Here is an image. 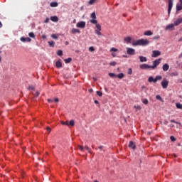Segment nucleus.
I'll list each match as a JSON object with an SVG mask.
<instances>
[{
    "label": "nucleus",
    "mask_w": 182,
    "mask_h": 182,
    "mask_svg": "<svg viewBox=\"0 0 182 182\" xmlns=\"http://www.w3.org/2000/svg\"><path fill=\"white\" fill-rule=\"evenodd\" d=\"M91 18L92 19L90 20V22L91 23H93L94 25H96V28H97V29L95 30L96 35H98V36H102V33L100 32V31H102V26L97 23V20H96V14L95 12L91 14Z\"/></svg>",
    "instance_id": "obj_1"
},
{
    "label": "nucleus",
    "mask_w": 182,
    "mask_h": 182,
    "mask_svg": "<svg viewBox=\"0 0 182 182\" xmlns=\"http://www.w3.org/2000/svg\"><path fill=\"white\" fill-rule=\"evenodd\" d=\"M150 41L147 39L141 38L139 40L132 42V46H147Z\"/></svg>",
    "instance_id": "obj_2"
},
{
    "label": "nucleus",
    "mask_w": 182,
    "mask_h": 182,
    "mask_svg": "<svg viewBox=\"0 0 182 182\" xmlns=\"http://www.w3.org/2000/svg\"><path fill=\"white\" fill-rule=\"evenodd\" d=\"M160 59L154 60L153 62V65H149L147 64H142L139 65L140 69L147 70V69H154L157 65H159Z\"/></svg>",
    "instance_id": "obj_3"
},
{
    "label": "nucleus",
    "mask_w": 182,
    "mask_h": 182,
    "mask_svg": "<svg viewBox=\"0 0 182 182\" xmlns=\"http://www.w3.org/2000/svg\"><path fill=\"white\" fill-rule=\"evenodd\" d=\"M157 80H160V75H157L155 78L150 76L148 79V82H149V83H151L152 82H153V83H156V82H157Z\"/></svg>",
    "instance_id": "obj_4"
},
{
    "label": "nucleus",
    "mask_w": 182,
    "mask_h": 182,
    "mask_svg": "<svg viewBox=\"0 0 182 182\" xmlns=\"http://www.w3.org/2000/svg\"><path fill=\"white\" fill-rule=\"evenodd\" d=\"M127 55H130L131 56H133V55H136V50L132 48H127Z\"/></svg>",
    "instance_id": "obj_5"
},
{
    "label": "nucleus",
    "mask_w": 182,
    "mask_h": 182,
    "mask_svg": "<svg viewBox=\"0 0 182 182\" xmlns=\"http://www.w3.org/2000/svg\"><path fill=\"white\" fill-rule=\"evenodd\" d=\"M174 0H168V14L170 15L171 9H173V2Z\"/></svg>",
    "instance_id": "obj_6"
},
{
    "label": "nucleus",
    "mask_w": 182,
    "mask_h": 182,
    "mask_svg": "<svg viewBox=\"0 0 182 182\" xmlns=\"http://www.w3.org/2000/svg\"><path fill=\"white\" fill-rule=\"evenodd\" d=\"M161 85L164 89H167V87H168V80L164 79L161 81Z\"/></svg>",
    "instance_id": "obj_7"
},
{
    "label": "nucleus",
    "mask_w": 182,
    "mask_h": 182,
    "mask_svg": "<svg viewBox=\"0 0 182 182\" xmlns=\"http://www.w3.org/2000/svg\"><path fill=\"white\" fill-rule=\"evenodd\" d=\"M181 23H182V17H178L173 22V24H174L175 26H178Z\"/></svg>",
    "instance_id": "obj_8"
},
{
    "label": "nucleus",
    "mask_w": 182,
    "mask_h": 182,
    "mask_svg": "<svg viewBox=\"0 0 182 182\" xmlns=\"http://www.w3.org/2000/svg\"><path fill=\"white\" fill-rule=\"evenodd\" d=\"M76 26L77 28H85V26H86V22L85 21H80V22H78L77 24H76Z\"/></svg>",
    "instance_id": "obj_9"
},
{
    "label": "nucleus",
    "mask_w": 182,
    "mask_h": 182,
    "mask_svg": "<svg viewBox=\"0 0 182 182\" xmlns=\"http://www.w3.org/2000/svg\"><path fill=\"white\" fill-rule=\"evenodd\" d=\"M128 147H129V149H132V150H136V144L132 141H130Z\"/></svg>",
    "instance_id": "obj_10"
},
{
    "label": "nucleus",
    "mask_w": 182,
    "mask_h": 182,
    "mask_svg": "<svg viewBox=\"0 0 182 182\" xmlns=\"http://www.w3.org/2000/svg\"><path fill=\"white\" fill-rule=\"evenodd\" d=\"M176 26V25L171 23L169 25H168L166 28V29L167 31H173V29H174V27Z\"/></svg>",
    "instance_id": "obj_11"
},
{
    "label": "nucleus",
    "mask_w": 182,
    "mask_h": 182,
    "mask_svg": "<svg viewBox=\"0 0 182 182\" xmlns=\"http://www.w3.org/2000/svg\"><path fill=\"white\" fill-rule=\"evenodd\" d=\"M55 66L58 68H62V60H58V61H56Z\"/></svg>",
    "instance_id": "obj_12"
},
{
    "label": "nucleus",
    "mask_w": 182,
    "mask_h": 182,
    "mask_svg": "<svg viewBox=\"0 0 182 182\" xmlns=\"http://www.w3.org/2000/svg\"><path fill=\"white\" fill-rule=\"evenodd\" d=\"M160 51L154 50L152 53V58H157V56H159Z\"/></svg>",
    "instance_id": "obj_13"
},
{
    "label": "nucleus",
    "mask_w": 182,
    "mask_h": 182,
    "mask_svg": "<svg viewBox=\"0 0 182 182\" xmlns=\"http://www.w3.org/2000/svg\"><path fill=\"white\" fill-rule=\"evenodd\" d=\"M170 68V66L168 65V64H164L162 67V69L164 72H167L168 71V69Z\"/></svg>",
    "instance_id": "obj_14"
},
{
    "label": "nucleus",
    "mask_w": 182,
    "mask_h": 182,
    "mask_svg": "<svg viewBox=\"0 0 182 182\" xmlns=\"http://www.w3.org/2000/svg\"><path fill=\"white\" fill-rule=\"evenodd\" d=\"M144 35L145 36H151V35H153V32H151V31H146L144 33Z\"/></svg>",
    "instance_id": "obj_15"
},
{
    "label": "nucleus",
    "mask_w": 182,
    "mask_h": 182,
    "mask_svg": "<svg viewBox=\"0 0 182 182\" xmlns=\"http://www.w3.org/2000/svg\"><path fill=\"white\" fill-rule=\"evenodd\" d=\"M50 21L53 22H58L59 21V18H58V16H53L50 17Z\"/></svg>",
    "instance_id": "obj_16"
},
{
    "label": "nucleus",
    "mask_w": 182,
    "mask_h": 182,
    "mask_svg": "<svg viewBox=\"0 0 182 182\" xmlns=\"http://www.w3.org/2000/svg\"><path fill=\"white\" fill-rule=\"evenodd\" d=\"M176 11L177 12H178V11H182V3L176 4Z\"/></svg>",
    "instance_id": "obj_17"
},
{
    "label": "nucleus",
    "mask_w": 182,
    "mask_h": 182,
    "mask_svg": "<svg viewBox=\"0 0 182 182\" xmlns=\"http://www.w3.org/2000/svg\"><path fill=\"white\" fill-rule=\"evenodd\" d=\"M71 33L75 34V33H80V31L77 28H73L71 31Z\"/></svg>",
    "instance_id": "obj_18"
},
{
    "label": "nucleus",
    "mask_w": 182,
    "mask_h": 182,
    "mask_svg": "<svg viewBox=\"0 0 182 182\" xmlns=\"http://www.w3.org/2000/svg\"><path fill=\"white\" fill-rule=\"evenodd\" d=\"M140 62H147V58L146 57L139 56Z\"/></svg>",
    "instance_id": "obj_19"
},
{
    "label": "nucleus",
    "mask_w": 182,
    "mask_h": 182,
    "mask_svg": "<svg viewBox=\"0 0 182 182\" xmlns=\"http://www.w3.org/2000/svg\"><path fill=\"white\" fill-rule=\"evenodd\" d=\"M117 77H118V79H123V77H124V74L123 73H121L117 75Z\"/></svg>",
    "instance_id": "obj_20"
},
{
    "label": "nucleus",
    "mask_w": 182,
    "mask_h": 182,
    "mask_svg": "<svg viewBox=\"0 0 182 182\" xmlns=\"http://www.w3.org/2000/svg\"><path fill=\"white\" fill-rule=\"evenodd\" d=\"M124 41H125V42H127V43H130L132 42V38L128 36L124 38Z\"/></svg>",
    "instance_id": "obj_21"
},
{
    "label": "nucleus",
    "mask_w": 182,
    "mask_h": 182,
    "mask_svg": "<svg viewBox=\"0 0 182 182\" xmlns=\"http://www.w3.org/2000/svg\"><path fill=\"white\" fill-rule=\"evenodd\" d=\"M50 6L52 7V8H56V6H58V3L57 2H51Z\"/></svg>",
    "instance_id": "obj_22"
},
{
    "label": "nucleus",
    "mask_w": 182,
    "mask_h": 182,
    "mask_svg": "<svg viewBox=\"0 0 182 182\" xmlns=\"http://www.w3.org/2000/svg\"><path fill=\"white\" fill-rule=\"evenodd\" d=\"M48 43L49 44L50 48H55V43H54V41H48Z\"/></svg>",
    "instance_id": "obj_23"
},
{
    "label": "nucleus",
    "mask_w": 182,
    "mask_h": 182,
    "mask_svg": "<svg viewBox=\"0 0 182 182\" xmlns=\"http://www.w3.org/2000/svg\"><path fill=\"white\" fill-rule=\"evenodd\" d=\"M108 75L109 76V77H117V75L113 73H109L108 74Z\"/></svg>",
    "instance_id": "obj_24"
},
{
    "label": "nucleus",
    "mask_w": 182,
    "mask_h": 182,
    "mask_svg": "<svg viewBox=\"0 0 182 182\" xmlns=\"http://www.w3.org/2000/svg\"><path fill=\"white\" fill-rule=\"evenodd\" d=\"M71 60H72V58H68L67 59H65L64 62H65V63H70Z\"/></svg>",
    "instance_id": "obj_25"
},
{
    "label": "nucleus",
    "mask_w": 182,
    "mask_h": 182,
    "mask_svg": "<svg viewBox=\"0 0 182 182\" xmlns=\"http://www.w3.org/2000/svg\"><path fill=\"white\" fill-rule=\"evenodd\" d=\"M141 102L144 105H149V100L147 99H142Z\"/></svg>",
    "instance_id": "obj_26"
},
{
    "label": "nucleus",
    "mask_w": 182,
    "mask_h": 182,
    "mask_svg": "<svg viewBox=\"0 0 182 182\" xmlns=\"http://www.w3.org/2000/svg\"><path fill=\"white\" fill-rule=\"evenodd\" d=\"M57 55L58 56H62V55H63V51H62L61 50H58L57 51Z\"/></svg>",
    "instance_id": "obj_27"
},
{
    "label": "nucleus",
    "mask_w": 182,
    "mask_h": 182,
    "mask_svg": "<svg viewBox=\"0 0 182 182\" xmlns=\"http://www.w3.org/2000/svg\"><path fill=\"white\" fill-rule=\"evenodd\" d=\"M176 108L182 109V105L181 103H176Z\"/></svg>",
    "instance_id": "obj_28"
},
{
    "label": "nucleus",
    "mask_w": 182,
    "mask_h": 182,
    "mask_svg": "<svg viewBox=\"0 0 182 182\" xmlns=\"http://www.w3.org/2000/svg\"><path fill=\"white\" fill-rule=\"evenodd\" d=\"M68 124L69 126H75V121L73 119L70 120Z\"/></svg>",
    "instance_id": "obj_29"
},
{
    "label": "nucleus",
    "mask_w": 182,
    "mask_h": 182,
    "mask_svg": "<svg viewBox=\"0 0 182 182\" xmlns=\"http://www.w3.org/2000/svg\"><path fill=\"white\" fill-rule=\"evenodd\" d=\"M97 0H90L89 1V4L90 5H93V4H96V1H97Z\"/></svg>",
    "instance_id": "obj_30"
},
{
    "label": "nucleus",
    "mask_w": 182,
    "mask_h": 182,
    "mask_svg": "<svg viewBox=\"0 0 182 182\" xmlns=\"http://www.w3.org/2000/svg\"><path fill=\"white\" fill-rule=\"evenodd\" d=\"M61 124L63 126H69V122H61Z\"/></svg>",
    "instance_id": "obj_31"
},
{
    "label": "nucleus",
    "mask_w": 182,
    "mask_h": 182,
    "mask_svg": "<svg viewBox=\"0 0 182 182\" xmlns=\"http://www.w3.org/2000/svg\"><path fill=\"white\" fill-rule=\"evenodd\" d=\"M171 123H175V124L181 125V123H180L178 122H176V120H174V119H171Z\"/></svg>",
    "instance_id": "obj_32"
},
{
    "label": "nucleus",
    "mask_w": 182,
    "mask_h": 182,
    "mask_svg": "<svg viewBox=\"0 0 182 182\" xmlns=\"http://www.w3.org/2000/svg\"><path fill=\"white\" fill-rule=\"evenodd\" d=\"M85 149H86V150H87L88 153H92V149L90 148H89V146H85Z\"/></svg>",
    "instance_id": "obj_33"
},
{
    "label": "nucleus",
    "mask_w": 182,
    "mask_h": 182,
    "mask_svg": "<svg viewBox=\"0 0 182 182\" xmlns=\"http://www.w3.org/2000/svg\"><path fill=\"white\" fill-rule=\"evenodd\" d=\"M170 139L171 140V141L174 142L176 141V137H174V136H170Z\"/></svg>",
    "instance_id": "obj_34"
},
{
    "label": "nucleus",
    "mask_w": 182,
    "mask_h": 182,
    "mask_svg": "<svg viewBox=\"0 0 182 182\" xmlns=\"http://www.w3.org/2000/svg\"><path fill=\"white\" fill-rule=\"evenodd\" d=\"M134 109H136V110H141V107H140V105H137V106H134Z\"/></svg>",
    "instance_id": "obj_35"
},
{
    "label": "nucleus",
    "mask_w": 182,
    "mask_h": 182,
    "mask_svg": "<svg viewBox=\"0 0 182 182\" xmlns=\"http://www.w3.org/2000/svg\"><path fill=\"white\" fill-rule=\"evenodd\" d=\"M28 36H30V38H35V34L32 32L29 33Z\"/></svg>",
    "instance_id": "obj_36"
},
{
    "label": "nucleus",
    "mask_w": 182,
    "mask_h": 182,
    "mask_svg": "<svg viewBox=\"0 0 182 182\" xmlns=\"http://www.w3.org/2000/svg\"><path fill=\"white\" fill-rule=\"evenodd\" d=\"M28 90H35V87L33 85H31L28 87Z\"/></svg>",
    "instance_id": "obj_37"
},
{
    "label": "nucleus",
    "mask_w": 182,
    "mask_h": 182,
    "mask_svg": "<svg viewBox=\"0 0 182 182\" xmlns=\"http://www.w3.org/2000/svg\"><path fill=\"white\" fill-rule=\"evenodd\" d=\"M89 51L90 52H95V48H93V46H91L89 48Z\"/></svg>",
    "instance_id": "obj_38"
},
{
    "label": "nucleus",
    "mask_w": 182,
    "mask_h": 182,
    "mask_svg": "<svg viewBox=\"0 0 182 182\" xmlns=\"http://www.w3.org/2000/svg\"><path fill=\"white\" fill-rule=\"evenodd\" d=\"M116 62L115 61H112L109 63L110 66H116Z\"/></svg>",
    "instance_id": "obj_39"
},
{
    "label": "nucleus",
    "mask_w": 182,
    "mask_h": 182,
    "mask_svg": "<svg viewBox=\"0 0 182 182\" xmlns=\"http://www.w3.org/2000/svg\"><path fill=\"white\" fill-rule=\"evenodd\" d=\"M20 41H21V42H26V38L21 37V38H20Z\"/></svg>",
    "instance_id": "obj_40"
},
{
    "label": "nucleus",
    "mask_w": 182,
    "mask_h": 182,
    "mask_svg": "<svg viewBox=\"0 0 182 182\" xmlns=\"http://www.w3.org/2000/svg\"><path fill=\"white\" fill-rule=\"evenodd\" d=\"M110 52H117V48H112L110 49Z\"/></svg>",
    "instance_id": "obj_41"
},
{
    "label": "nucleus",
    "mask_w": 182,
    "mask_h": 182,
    "mask_svg": "<svg viewBox=\"0 0 182 182\" xmlns=\"http://www.w3.org/2000/svg\"><path fill=\"white\" fill-rule=\"evenodd\" d=\"M51 38H53V39H58V36H56L55 34H53L51 35Z\"/></svg>",
    "instance_id": "obj_42"
},
{
    "label": "nucleus",
    "mask_w": 182,
    "mask_h": 182,
    "mask_svg": "<svg viewBox=\"0 0 182 182\" xmlns=\"http://www.w3.org/2000/svg\"><path fill=\"white\" fill-rule=\"evenodd\" d=\"M97 96L102 97V93L100 91H97Z\"/></svg>",
    "instance_id": "obj_43"
},
{
    "label": "nucleus",
    "mask_w": 182,
    "mask_h": 182,
    "mask_svg": "<svg viewBox=\"0 0 182 182\" xmlns=\"http://www.w3.org/2000/svg\"><path fill=\"white\" fill-rule=\"evenodd\" d=\"M78 147H79L80 150H81V151H83V150H84L83 146L79 145Z\"/></svg>",
    "instance_id": "obj_44"
},
{
    "label": "nucleus",
    "mask_w": 182,
    "mask_h": 182,
    "mask_svg": "<svg viewBox=\"0 0 182 182\" xmlns=\"http://www.w3.org/2000/svg\"><path fill=\"white\" fill-rule=\"evenodd\" d=\"M31 39L29 37L26 38V42H31Z\"/></svg>",
    "instance_id": "obj_45"
},
{
    "label": "nucleus",
    "mask_w": 182,
    "mask_h": 182,
    "mask_svg": "<svg viewBox=\"0 0 182 182\" xmlns=\"http://www.w3.org/2000/svg\"><path fill=\"white\" fill-rule=\"evenodd\" d=\"M46 130L49 132H52V129L49 127H47Z\"/></svg>",
    "instance_id": "obj_46"
},
{
    "label": "nucleus",
    "mask_w": 182,
    "mask_h": 182,
    "mask_svg": "<svg viewBox=\"0 0 182 182\" xmlns=\"http://www.w3.org/2000/svg\"><path fill=\"white\" fill-rule=\"evenodd\" d=\"M132 68H129V70H128V74L132 75Z\"/></svg>",
    "instance_id": "obj_47"
},
{
    "label": "nucleus",
    "mask_w": 182,
    "mask_h": 182,
    "mask_svg": "<svg viewBox=\"0 0 182 182\" xmlns=\"http://www.w3.org/2000/svg\"><path fill=\"white\" fill-rule=\"evenodd\" d=\"M44 22H45V23H48L49 22V18H46Z\"/></svg>",
    "instance_id": "obj_48"
},
{
    "label": "nucleus",
    "mask_w": 182,
    "mask_h": 182,
    "mask_svg": "<svg viewBox=\"0 0 182 182\" xmlns=\"http://www.w3.org/2000/svg\"><path fill=\"white\" fill-rule=\"evenodd\" d=\"M156 99L157 100H160V95H156Z\"/></svg>",
    "instance_id": "obj_49"
},
{
    "label": "nucleus",
    "mask_w": 182,
    "mask_h": 182,
    "mask_svg": "<svg viewBox=\"0 0 182 182\" xmlns=\"http://www.w3.org/2000/svg\"><path fill=\"white\" fill-rule=\"evenodd\" d=\"M94 103H95V105H99V101H97V100H95L94 101Z\"/></svg>",
    "instance_id": "obj_50"
},
{
    "label": "nucleus",
    "mask_w": 182,
    "mask_h": 182,
    "mask_svg": "<svg viewBox=\"0 0 182 182\" xmlns=\"http://www.w3.org/2000/svg\"><path fill=\"white\" fill-rule=\"evenodd\" d=\"M48 102H49V103H52V102H53V100H50V99H48Z\"/></svg>",
    "instance_id": "obj_51"
},
{
    "label": "nucleus",
    "mask_w": 182,
    "mask_h": 182,
    "mask_svg": "<svg viewBox=\"0 0 182 182\" xmlns=\"http://www.w3.org/2000/svg\"><path fill=\"white\" fill-rule=\"evenodd\" d=\"M103 147H104L103 146H100L98 147V149H99L100 150H103Z\"/></svg>",
    "instance_id": "obj_52"
},
{
    "label": "nucleus",
    "mask_w": 182,
    "mask_h": 182,
    "mask_svg": "<svg viewBox=\"0 0 182 182\" xmlns=\"http://www.w3.org/2000/svg\"><path fill=\"white\" fill-rule=\"evenodd\" d=\"M35 96H36V97H38V96H39V92H36Z\"/></svg>",
    "instance_id": "obj_53"
},
{
    "label": "nucleus",
    "mask_w": 182,
    "mask_h": 182,
    "mask_svg": "<svg viewBox=\"0 0 182 182\" xmlns=\"http://www.w3.org/2000/svg\"><path fill=\"white\" fill-rule=\"evenodd\" d=\"M54 101L57 103L58 102H59V99L55 98V99H54Z\"/></svg>",
    "instance_id": "obj_54"
},
{
    "label": "nucleus",
    "mask_w": 182,
    "mask_h": 182,
    "mask_svg": "<svg viewBox=\"0 0 182 182\" xmlns=\"http://www.w3.org/2000/svg\"><path fill=\"white\" fill-rule=\"evenodd\" d=\"M2 26H4V25L2 24V22L0 21V29L2 28Z\"/></svg>",
    "instance_id": "obj_55"
},
{
    "label": "nucleus",
    "mask_w": 182,
    "mask_h": 182,
    "mask_svg": "<svg viewBox=\"0 0 182 182\" xmlns=\"http://www.w3.org/2000/svg\"><path fill=\"white\" fill-rule=\"evenodd\" d=\"M164 124H165V125L168 124V121H165Z\"/></svg>",
    "instance_id": "obj_56"
},
{
    "label": "nucleus",
    "mask_w": 182,
    "mask_h": 182,
    "mask_svg": "<svg viewBox=\"0 0 182 182\" xmlns=\"http://www.w3.org/2000/svg\"><path fill=\"white\" fill-rule=\"evenodd\" d=\"M178 41L182 42V37L179 38Z\"/></svg>",
    "instance_id": "obj_57"
},
{
    "label": "nucleus",
    "mask_w": 182,
    "mask_h": 182,
    "mask_svg": "<svg viewBox=\"0 0 182 182\" xmlns=\"http://www.w3.org/2000/svg\"><path fill=\"white\" fill-rule=\"evenodd\" d=\"M42 38H43V39H46V36H43Z\"/></svg>",
    "instance_id": "obj_58"
},
{
    "label": "nucleus",
    "mask_w": 182,
    "mask_h": 182,
    "mask_svg": "<svg viewBox=\"0 0 182 182\" xmlns=\"http://www.w3.org/2000/svg\"><path fill=\"white\" fill-rule=\"evenodd\" d=\"M170 127H171V128H173V127H174V125H173V124H171V125H170Z\"/></svg>",
    "instance_id": "obj_59"
},
{
    "label": "nucleus",
    "mask_w": 182,
    "mask_h": 182,
    "mask_svg": "<svg viewBox=\"0 0 182 182\" xmlns=\"http://www.w3.org/2000/svg\"><path fill=\"white\" fill-rule=\"evenodd\" d=\"M115 6H119V3L116 4Z\"/></svg>",
    "instance_id": "obj_60"
},
{
    "label": "nucleus",
    "mask_w": 182,
    "mask_h": 182,
    "mask_svg": "<svg viewBox=\"0 0 182 182\" xmlns=\"http://www.w3.org/2000/svg\"><path fill=\"white\" fill-rule=\"evenodd\" d=\"M89 92H93V90L92 89L89 90Z\"/></svg>",
    "instance_id": "obj_61"
},
{
    "label": "nucleus",
    "mask_w": 182,
    "mask_h": 182,
    "mask_svg": "<svg viewBox=\"0 0 182 182\" xmlns=\"http://www.w3.org/2000/svg\"><path fill=\"white\" fill-rule=\"evenodd\" d=\"M65 44H66V45H69V43H68V42H65Z\"/></svg>",
    "instance_id": "obj_62"
},
{
    "label": "nucleus",
    "mask_w": 182,
    "mask_h": 182,
    "mask_svg": "<svg viewBox=\"0 0 182 182\" xmlns=\"http://www.w3.org/2000/svg\"><path fill=\"white\" fill-rule=\"evenodd\" d=\"M179 1H180L181 4H182V0H179Z\"/></svg>",
    "instance_id": "obj_63"
},
{
    "label": "nucleus",
    "mask_w": 182,
    "mask_h": 182,
    "mask_svg": "<svg viewBox=\"0 0 182 182\" xmlns=\"http://www.w3.org/2000/svg\"><path fill=\"white\" fill-rule=\"evenodd\" d=\"M94 182H98L97 180H95Z\"/></svg>",
    "instance_id": "obj_64"
}]
</instances>
